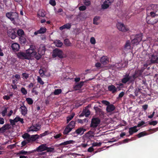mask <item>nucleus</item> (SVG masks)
I'll return each instance as SVG.
<instances>
[{
    "instance_id": "obj_1",
    "label": "nucleus",
    "mask_w": 158,
    "mask_h": 158,
    "mask_svg": "<svg viewBox=\"0 0 158 158\" xmlns=\"http://www.w3.org/2000/svg\"><path fill=\"white\" fill-rule=\"evenodd\" d=\"M32 47H30L29 49L27 50L26 52H19L17 54L18 57L21 59H29L31 56H34L36 52L33 50Z\"/></svg>"
},
{
    "instance_id": "obj_2",
    "label": "nucleus",
    "mask_w": 158,
    "mask_h": 158,
    "mask_svg": "<svg viewBox=\"0 0 158 158\" xmlns=\"http://www.w3.org/2000/svg\"><path fill=\"white\" fill-rule=\"evenodd\" d=\"M31 47H32L33 50L36 52L34 56L35 58L37 60H39L42 57V56L45 54V47L43 45H41L39 48L38 52V54L35 50V47L32 45Z\"/></svg>"
},
{
    "instance_id": "obj_3",
    "label": "nucleus",
    "mask_w": 158,
    "mask_h": 158,
    "mask_svg": "<svg viewBox=\"0 0 158 158\" xmlns=\"http://www.w3.org/2000/svg\"><path fill=\"white\" fill-rule=\"evenodd\" d=\"M6 16L12 21L15 22L18 19L19 15L18 13L15 12H10L6 13Z\"/></svg>"
},
{
    "instance_id": "obj_4",
    "label": "nucleus",
    "mask_w": 158,
    "mask_h": 158,
    "mask_svg": "<svg viewBox=\"0 0 158 158\" xmlns=\"http://www.w3.org/2000/svg\"><path fill=\"white\" fill-rule=\"evenodd\" d=\"M145 124V122L143 121L139 122L137 126H135L133 127H131L129 129V132L130 135H132L134 133L138 131L136 129L137 127H140Z\"/></svg>"
},
{
    "instance_id": "obj_5",
    "label": "nucleus",
    "mask_w": 158,
    "mask_h": 158,
    "mask_svg": "<svg viewBox=\"0 0 158 158\" xmlns=\"http://www.w3.org/2000/svg\"><path fill=\"white\" fill-rule=\"evenodd\" d=\"M143 35L142 33L136 34L135 36V38L131 40L132 44H139L142 39Z\"/></svg>"
},
{
    "instance_id": "obj_6",
    "label": "nucleus",
    "mask_w": 158,
    "mask_h": 158,
    "mask_svg": "<svg viewBox=\"0 0 158 158\" xmlns=\"http://www.w3.org/2000/svg\"><path fill=\"white\" fill-rule=\"evenodd\" d=\"M62 54L63 52L61 50L56 48L53 51L52 56L54 58L58 56L60 58H63Z\"/></svg>"
},
{
    "instance_id": "obj_7",
    "label": "nucleus",
    "mask_w": 158,
    "mask_h": 158,
    "mask_svg": "<svg viewBox=\"0 0 158 158\" xmlns=\"http://www.w3.org/2000/svg\"><path fill=\"white\" fill-rule=\"evenodd\" d=\"M116 26L118 29L123 32H126L129 31V29L127 26H125L123 23H118L117 24Z\"/></svg>"
},
{
    "instance_id": "obj_8",
    "label": "nucleus",
    "mask_w": 158,
    "mask_h": 158,
    "mask_svg": "<svg viewBox=\"0 0 158 158\" xmlns=\"http://www.w3.org/2000/svg\"><path fill=\"white\" fill-rule=\"evenodd\" d=\"M100 122V120L98 118H93L92 119L90 127L93 128L97 127Z\"/></svg>"
},
{
    "instance_id": "obj_9",
    "label": "nucleus",
    "mask_w": 158,
    "mask_h": 158,
    "mask_svg": "<svg viewBox=\"0 0 158 158\" xmlns=\"http://www.w3.org/2000/svg\"><path fill=\"white\" fill-rule=\"evenodd\" d=\"M7 34L8 36L12 39H15L16 36V32L14 29H8L7 31Z\"/></svg>"
},
{
    "instance_id": "obj_10",
    "label": "nucleus",
    "mask_w": 158,
    "mask_h": 158,
    "mask_svg": "<svg viewBox=\"0 0 158 158\" xmlns=\"http://www.w3.org/2000/svg\"><path fill=\"white\" fill-rule=\"evenodd\" d=\"M114 1V0H105L103 4L102 5V8L103 9L107 8Z\"/></svg>"
},
{
    "instance_id": "obj_11",
    "label": "nucleus",
    "mask_w": 158,
    "mask_h": 158,
    "mask_svg": "<svg viewBox=\"0 0 158 158\" xmlns=\"http://www.w3.org/2000/svg\"><path fill=\"white\" fill-rule=\"evenodd\" d=\"M46 144H43L40 145L37 147L35 150H34V152L37 151L38 152H42L46 150Z\"/></svg>"
},
{
    "instance_id": "obj_12",
    "label": "nucleus",
    "mask_w": 158,
    "mask_h": 158,
    "mask_svg": "<svg viewBox=\"0 0 158 158\" xmlns=\"http://www.w3.org/2000/svg\"><path fill=\"white\" fill-rule=\"evenodd\" d=\"M39 138L40 135L37 134L30 135L28 140V142H33L35 141L37 139H39Z\"/></svg>"
},
{
    "instance_id": "obj_13",
    "label": "nucleus",
    "mask_w": 158,
    "mask_h": 158,
    "mask_svg": "<svg viewBox=\"0 0 158 158\" xmlns=\"http://www.w3.org/2000/svg\"><path fill=\"white\" fill-rule=\"evenodd\" d=\"M40 128V126L39 125L36 124L35 126L32 125L30 127L29 129V131H37Z\"/></svg>"
},
{
    "instance_id": "obj_14",
    "label": "nucleus",
    "mask_w": 158,
    "mask_h": 158,
    "mask_svg": "<svg viewBox=\"0 0 158 158\" xmlns=\"http://www.w3.org/2000/svg\"><path fill=\"white\" fill-rule=\"evenodd\" d=\"M115 106L113 104H110L106 108V110L108 113H111L115 109Z\"/></svg>"
},
{
    "instance_id": "obj_15",
    "label": "nucleus",
    "mask_w": 158,
    "mask_h": 158,
    "mask_svg": "<svg viewBox=\"0 0 158 158\" xmlns=\"http://www.w3.org/2000/svg\"><path fill=\"white\" fill-rule=\"evenodd\" d=\"M108 89L109 91L111 92L113 94L115 93L117 91V88L113 85H109L108 87Z\"/></svg>"
},
{
    "instance_id": "obj_16",
    "label": "nucleus",
    "mask_w": 158,
    "mask_h": 158,
    "mask_svg": "<svg viewBox=\"0 0 158 158\" xmlns=\"http://www.w3.org/2000/svg\"><path fill=\"white\" fill-rule=\"evenodd\" d=\"M142 74V72L140 70H136L135 71L134 74L133 75L132 77L133 79H134V81H135V79L139 77Z\"/></svg>"
},
{
    "instance_id": "obj_17",
    "label": "nucleus",
    "mask_w": 158,
    "mask_h": 158,
    "mask_svg": "<svg viewBox=\"0 0 158 158\" xmlns=\"http://www.w3.org/2000/svg\"><path fill=\"white\" fill-rule=\"evenodd\" d=\"M46 31V29L45 27H41L37 31H35L34 34L35 35H37L39 34H44V33Z\"/></svg>"
},
{
    "instance_id": "obj_18",
    "label": "nucleus",
    "mask_w": 158,
    "mask_h": 158,
    "mask_svg": "<svg viewBox=\"0 0 158 158\" xmlns=\"http://www.w3.org/2000/svg\"><path fill=\"white\" fill-rule=\"evenodd\" d=\"M100 61L101 63L104 65L107 64L109 62L107 57L104 56L101 58Z\"/></svg>"
},
{
    "instance_id": "obj_19",
    "label": "nucleus",
    "mask_w": 158,
    "mask_h": 158,
    "mask_svg": "<svg viewBox=\"0 0 158 158\" xmlns=\"http://www.w3.org/2000/svg\"><path fill=\"white\" fill-rule=\"evenodd\" d=\"M121 81L123 83L126 84L128 81H129L130 83L133 82H134V80L133 79L124 77L122 79Z\"/></svg>"
},
{
    "instance_id": "obj_20",
    "label": "nucleus",
    "mask_w": 158,
    "mask_h": 158,
    "mask_svg": "<svg viewBox=\"0 0 158 158\" xmlns=\"http://www.w3.org/2000/svg\"><path fill=\"white\" fill-rule=\"evenodd\" d=\"M76 131L78 135H81L83 134L84 132L86 131V130L83 127H81L77 129L76 130Z\"/></svg>"
},
{
    "instance_id": "obj_21",
    "label": "nucleus",
    "mask_w": 158,
    "mask_h": 158,
    "mask_svg": "<svg viewBox=\"0 0 158 158\" xmlns=\"http://www.w3.org/2000/svg\"><path fill=\"white\" fill-rule=\"evenodd\" d=\"M151 61L152 63H158V56L153 54L151 56Z\"/></svg>"
},
{
    "instance_id": "obj_22",
    "label": "nucleus",
    "mask_w": 158,
    "mask_h": 158,
    "mask_svg": "<svg viewBox=\"0 0 158 158\" xmlns=\"http://www.w3.org/2000/svg\"><path fill=\"white\" fill-rule=\"evenodd\" d=\"M19 45L17 43H14L12 44L11 48L12 50L14 51H18L19 49Z\"/></svg>"
},
{
    "instance_id": "obj_23",
    "label": "nucleus",
    "mask_w": 158,
    "mask_h": 158,
    "mask_svg": "<svg viewBox=\"0 0 158 158\" xmlns=\"http://www.w3.org/2000/svg\"><path fill=\"white\" fill-rule=\"evenodd\" d=\"M11 128V126L10 124H5L2 127L3 132H5L6 130H9Z\"/></svg>"
},
{
    "instance_id": "obj_24",
    "label": "nucleus",
    "mask_w": 158,
    "mask_h": 158,
    "mask_svg": "<svg viewBox=\"0 0 158 158\" xmlns=\"http://www.w3.org/2000/svg\"><path fill=\"white\" fill-rule=\"evenodd\" d=\"M71 27V23H68L60 27L59 28V29L62 31L64 29H69Z\"/></svg>"
},
{
    "instance_id": "obj_25",
    "label": "nucleus",
    "mask_w": 158,
    "mask_h": 158,
    "mask_svg": "<svg viewBox=\"0 0 158 158\" xmlns=\"http://www.w3.org/2000/svg\"><path fill=\"white\" fill-rule=\"evenodd\" d=\"M84 82L81 81L79 83L76 85L74 86V89L75 90H77L80 89L83 85Z\"/></svg>"
},
{
    "instance_id": "obj_26",
    "label": "nucleus",
    "mask_w": 158,
    "mask_h": 158,
    "mask_svg": "<svg viewBox=\"0 0 158 158\" xmlns=\"http://www.w3.org/2000/svg\"><path fill=\"white\" fill-rule=\"evenodd\" d=\"M21 109V113L22 115L24 116L27 113V108L25 106H21L20 108Z\"/></svg>"
},
{
    "instance_id": "obj_27",
    "label": "nucleus",
    "mask_w": 158,
    "mask_h": 158,
    "mask_svg": "<svg viewBox=\"0 0 158 158\" xmlns=\"http://www.w3.org/2000/svg\"><path fill=\"white\" fill-rule=\"evenodd\" d=\"M75 142V141L73 140H70L64 142L60 144H59V146H65L68 144H73Z\"/></svg>"
},
{
    "instance_id": "obj_28",
    "label": "nucleus",
    "mask_w": 158,
    "mask_h": 158,
    "mask_svg": "<svg viewBox=\"0 0 158 158\" xmlns=\"http://www.w3.org/2000/svg\"><path fill=\"white\" fill-rule=\"evenodd\" d=\"M72 130V129L71 127H70L67 126L63 132V134L64 135H67Z\"/></svg>"
},
{
    "instance_id": "obj_29",
    "label": "nucleus",
    "mask_w": 158,
    "mask_h": 158,
    "mask_svg": "<svg viewBox=\"0 0 158 158\" xmlns=\"http://www.w3.org/2000/svg\"><path fill=\"white\" fill-rule=\"evenodd\" d=\"M34 152V151H24V150H22L21 151H19L18 154L19 155H27L30 154L31 153H33Z\"/></svg>"
},
{
    "instance_id": "obj_30",
    "label": "nucleus",
    "mask_w": 158,
    "mask_h": 158,
    "mask_svg": "<svg viewBox=\"0 0 158 158\" xmlns=\"http://www.w3.org/2000/svg\"><path fill=\"white\" fill-rule=\"evenodd\" d=\"M131 48V44L129 40H127L124 46V48L127 49H129Z\"/></svg>"
},
{
    "instance_id": "obj_31",
    "label": "nucleus",
    "mask_w": 158,
    "mask_h": 158,
    "mask_svg": "<svg viewBox=\"0 0 158 158\" xmlns=\"http://www.w3.org/2000/svg\"><path fill=\"white\" fill-rule=\"evenodd\" d=\"M100 19V17L99 16H96L95 17L93 20V23L96 25H98L99 23L98 22V21Z\"/></svg>"
},
{
    "instance_id": "obj_32",
    "label": "nucleus",
    "mask_w": 158,
    "mask_h": 158,
    "mask_svg": "<svg viewBox=\"0 0 158 158\" xmlns=\"http://www.w3.org/2000/svg\"><path fill=\"white\" fill-rule=\"evenodd\" d=\"M45 12L44 10H41L39 11L38 15L40 16L44 17L45 16Z\"/></svg>"
},
{
    "instance_id": "obj_33",
    "label": "nucleus",
    "mask_w": 158,
    "mask_h": 158,
    "mask_svg": "<svg viewBox=\"0 0 158 158\" xmlns=\"http://www.w3.org/2000/svg\"><path fill=\"white\" fill-rule=\"evenodd\" d=\"M150 7L152 8H153V9H155V11H156V15H158V6L157 5L152 4L151 5Z\"/></svg>"
},
{
    "instance_id": "obj_34",
    "label": "nucleus",
    "mask_w": 158,
    "mask_h": 158,
    "mask_svg": "<svg viewBox=\"0 0 158 158\" xmlns=\"http://www.w3.org/2000/svg\"><path fill=\"white\" fill-rule=\"evenodd\" d=\"M75 125V122L74 121H72L67 126L70 127H71L73 129Z\"/></svg>"
},
{
    "instance_id": "obj_35",
    "label": "nucleus",
    "mask_w": 158,
    "mask_h": 158,
    "mask_svg": "<svg viewBox=\"0 0 158 158\" xmlns=\"http://www.w3.org/2000/svg\"><path fill=\"white\" fill-rule=\"evenodd\" d=\"M30 135L27 133H25L22 135V137L24 139H26V141L28 142L29 138H30Z\"/></svg>"
},
{
    "instance_id": "obj_36",
    "label": "nucleus",
    "mask_w": 158,
    "mask_h": 158,
    "mask_svg": "<svg viewBox=\"0 0 158 158\" xmlns=\"http://www.w3.org/2000/svg\"><path fill=\"white\" fill-rule=\"evenodd\" d=\"M94 109L96 111V112L98 114H100L102 113V109L99 108L98 106H94Z\"/></svg>"
},
{
    "instance_id": "obj_37",
    "label": "nucleus",
    "mask_w": 158,
    "mask_h": 158,
    "mask_svg": "<svg viewBox=\"0 0 158 158\" xmlns=\"http://www.w3.org/2000/svg\"><path fill=\"white\" fill-rule=\"evenodd\" d=\"M17 33L19 36L20 37H21L24 35V32L23 30L21 29H19L18 30Z\"/></svg>"
},
{
    "instance_id": "obj_38",
    "label": "nucleus",
    "mask_w": 158,
    "mask_h": 158,
    "mask_svg": "<svg viewBox=\"0 0 158 158\" xmlns=\"http://www.w3.org/2000/svg\"><path fill=\"white\" fill-rule=\"evenodd\" d=\"M75 114L74 113L70 115L67 118V123H69L74 117Z\"/></svg>"
},
{
    "instance_id": "obj_39",
    "label": "nucleus",
    "mask_w": 158,
    "mask_h": 158,
    "mask_svg": "<svg viewBox=\"0 0 158 158\" xmlns=\"http://www.w3.org/2000/svg\"><path fill=\"white\" fill-rule=\"evenodd\" d=\"M146 135H147V134L145 131H143L137 134V136L139 138Z\"/></svg>"
},
{
    "instance_id": "obj_40",
    "label": "nucleus",
    "mask_w": 158,
    "mask_h": 158,
    "mask_svg": "<svg viewBox=\"0 0 158 158\" xmlns=\"http://www.w3.org/2000/svg\"><path fill=\"white\" fill-rule=\"evenodd\" d=\"M62 90L60 89H56L54 91L53 93L54 95H57L61 93Z\"/></svg>"
},
{
    "instance_id": "obj_41",
    "label": "nucleus",
    "mask_w": 158,
    "mask_h": 158,
    "mask_svg": "<svg viewBox=\"0 0 158 158\" xmlns=\"http://www.w3.org/2000/svg\"><path fill=\"white\" fill-rule=\"evenodd\" d=\"M26 101L27 103L29 105L32 104L33 102V101L32 99L30 98H27L26 99Z\"/></svg>"
},
{
    "instance_id": "obj_42",
    "label": "nucleus",
    "mask_w": 158,
    "mask_h": 158,
    "mask_svg": "<svg viewBox=\"0 0 158 158\" xmlns=\"http://www.w3.org/2000/svg\"><path fill=\"white\" fill-rule=\"evenodd\" d=\"M55 44L56 46L60 47L62 45L63 43L60 40H58L55 42Z\"/></svg>"
},
{
    "instance_id": "obj_43",
    "label": "nucleus",
    "mask_w": 158,
    "mask_h": 158,
    "mask_svg": "<svg viewBox=\"0 0 158 158\" xmlns=\"http://www.w3.org/2000/svg\"><path fill=\"white\" fill-rule=\"evenodd\" d=\"M48 152H52L54 151V148H53L48 147L46 146V150Z\"/></svg>"
},
{
    "instance_id": "obj_44",
    "label": "nucleus",
    "mask_w": 158,
    "mask_h": 158,
    "mask_svg": "<svg viewBox=\"0 0 158 158\" xmlns=\"http://www.w3.org/2000/svg\"><path fill=\"white\" fill-rule=\"evenodd\" d=\"M157 131H158V127L156 128L150 129L149 130V132L150 133L152 134Z\"/></svg>"
},
{
    "instance_id": "obj_45",
    "label": "nucleus",
    "mask_w": 158,
    "mask_h": 158,
    "mask_svg": "<svg viewBox=\"0 0 158 158\" xmlns=\"http://www.w3.org/2000/svg\"><path fill=\"white\" fill-rule=\"evenodd\" d=\"M21 92L23 95H26L27 94V91L24 87L21 88Z\"/></svg>"
},
{
    "instance_id": "obj_46",
    "label": "nucleus",
    "mask_w": 158,
    "mask_h": 158,
    "mask_svg": "<svg viewBox=\"0 0 158 158\" xmlns=\"http://www.w3.org/2000/svg\"><path fill=\"white\" fill-rule=\"evenodd\" d=\"M83 3L85 6H89L91 4L90 0H84Z\"/></svg>"
},
{
    "instance_id": "obj_47",
    "label": "nucleus",
    "mask_w": 158,
    "mask_h": 158,
    "mask_svg": "<svg viewBox=\"0 0 158 158\" xmlns=\"http://www.w3.org/2000/svg\"><path fill=\"white\" fill-rule=\"evenodd\" d=\"M49 132L48 131H45L44 133H42L40 134V137H42L44 136H46L47 135L49 134Z\"/></svg>"
},
{
    "instance_id": "obj_48",
    "label": "nucleus",
    "mask_w": 158,
    "mask_h": 158,
    "mask_svg": "<svg viewBox=\"0 0 158 158\" xmlns=\"http://www.w3.org/2000/svg\"><path fill=\"white\" fill-rule=\"evenodd\" d=\"M37 81L41 85H43L44 84V82L42 81V79L40 77H38L37 78Z\"/></svg>"
},
{
    "instance_id": "obj_49",
    "label": "nucleus",
    "mask_w": 158,
    "mask_h": 158,
    "mask_svg": "<svg viewBox=\"0 0 158 158\" xmlns=\"http://www.w3.org/2000/svg\"><path fill=\"white\" fill-rule=\"evenodd\" d=\"M49 3L53 6H54L56 5V2L55 0H50Z\"/></svg>"
},
{
    "instance_id": "obj_50",
    "label": "nucleus",
    "mask_w": 158,
    "mask_h": 158,
    "mask_svg": "<svg viewBox=\"0 0 158 158\" xmlns=\"http://www.w3.org/2000/svg\"><path fill=\"white\" fill-rule=\"evenodd\" d=\"M101 144L102 143L101 142L94 143L92 144V146L93 147L100 146Z\"/></svg>"
},
{
    "instance_id": "obj_51",
    "label": "nucleus",
    "mask_w": 158,
    "mask_h": 158,
    "mask_svg": "<svg viewBox=\"0 0 158 158\" xmlns=\"http://www.w3.org/2000/svg\"><path fill=\"white\" fill-rule=\"evenodd\" d=\"M90 42L92 44H94L96 43L95 39L94 37H92L90 39Z\"/></svg>"
},
{
    "instance_id": "obj_52",
    "label": "nucleus",
    "mask_w": 158,
    "mask_h": 158,
    "mask_svg": "<svg viewBox=\"0 0 158 158\" xmlns=\"http://www.w3.org/2000/svg\"><path fill=\"white\" fill-rule=\"evenodd\" d=\"M19 40L22 43L24 44L26 43L25 39L22 36L19 37Z\"/></svg>"
},
{
    "instance_id": "obj_53",
    "label": "nucleus",
    "mask_w": 158,
    "mask_h": 158,
    "mask_svg": "<svg viewBox=\"0 0 158 158\" xmlns=\"http://www.w3.org/2000/svg\"><path fill=\"white\" fill-rule=\"evenodd\" d=\"M158 123L157 121H153L149 122V124L150 125L155 126Z\"/></svg>"
},
{
    "instance_id": "obj_54",
    "label": "nucleus",
    "mask_w": 158,
    "mask_h": 158,
    "mask_svg": "<svg viewBox=\"0 0 158 158\" xmlns=\"http://www.w3.org/2000/svg\"><path fill=\"white\" fill-rule=\"evenodd\" d=\"M7 111V108H5L4 110L2 112V114L3 116H4L6 115V114Z\"/></svg>"
},
{
    "instance_id": "obj_55",
    "label": "nucleus",
    "mask_w": 158,
    "mask_h": 158,
    "mask_svg": "<svg viewBox=\"0 0 158 158\" xmlns=\"http://www.w3.org/2000/svg\"><path fill=\"white\" fill-rule=\"evenodd\" d=\"M39 73L42 77L44 75V72L43 69H40L39 70Z\"/></svg>"
},
{
    "instance_id": "obj_56",
    "label": "nucleus",
    "mask_w": 158,
    "mask_h": 158,
    "mask_svg": "<svg viewBox=\"0 0 158 158\" xmlns=\"http://www.w3.org/2000/svg\"><path fill=\"white\" fill-rule=\"evenodd\" d=\"M22 76L23 78H25V79H27L28 78V74L26 73H23L22 74Z\"/></svg>"
},
{
    "instance_id": "obj_57",
    "label": "nucleus",
    "mask_w": 158,
    "mask_h": 158,
    "mask_svg": "<svg viewBox=\"0 0 158 158\" xmlns=\"http://www.w3.org/2000/svg\"><path fill=\"white\" fill-rule=\"evenodd\" d=\"M86 8L85 6H80L79 9L80 11H84L86 10Z\"/></svg>"
},
{
    "instance_id": "obj_58",
    "label": "nucleus",
    "mask_w": 158,
    "mask_h": 158,
    "mask_svg": "<svg viewBox=\"0 0 158 158\" xmlns=\"http://www.w3.org/2000/svg\"><path fill=\"white\" fill-rule=\"evenodd\" d=\"M29 142L28 141L26 140H24L23 141L21 142V145H22V147H23L24 146H25L26 145L27 143H29Z\"/></svg>"
},
{
    "instance_id": "obj_59",
    "label": "nucleus",
    "mask_w": 158,
    "mask_h": 158,
    "mask_svg": "<svg viewBox=\"0 0 158 158\" xmlns=\"http://www.w3.org/2000/svg\"><path fill=\"white\" fill-rule=\"evenodd\" d=\"M150 15L152 17H155L156 15V11L155 12H154L153 11H151L150 12Z\"/></svg>"
},
{
    "instance_id": "obj_60",
    "label": "nucleus",
    "mask_w": 158,
    "mask_h": 158,
    "mask_svg": "<svg viewBox=\"0 0 158 158\" xmlns=\"http://www.w3.org/2000/svg\"><path fill=\"white\" fill-rule=\"evenodd\" d=\"M102 103L108 106V105H109L110 104V103L108 101L106 100H103L102 101Z\"/></svg>"
},
{
    "instance_id": "obj_61",
    "label": "nucleus",
    "mask_w": 158,
    "mask_h": 158,
    "mask_svg": "<svg viewBox=\"0 0 158 158\" xmlns=\"http://www.w3.org/2000/svg\"><path fill=\"white\" fill-rule=\"evenodd\" d=\"M10 122V125H11L12 126L15 125V121L14 120V119H10L9 120Z\"/></svg>"
},
{
    "instance_id": "obj_62",
    "label": "nucleus",
    "mask_w": 158,
    "mask_h": 158,
    "mask_svg": "<svg viewBox=\"0 0 158 158\" xmlns=\"http://www.w3.org/2000/svg\"><path fill=\"white\" fill-rule=\"evenodd\" d=\"M62 135L60 133L54 136V138L55 139H57L59 138Z\"/></svg>"
},
{
    "instance_id": "obj_63",
    "label": "nucleus",
    "mask_w": 158,
    "mask_h": 158,
    "mask_svg": "<svg viewBox=\"0 0 158 158\" xmlns=\"http://www.w3.org/2000/svg\"><path fill=\"white\" fill-rule=\"evenodd\" d=\"M20 117L18 116H16V117L14 119V120L15 121V123H17L19 122V120Z\"/></svg>"
},
{
    "instance_id": "obj_64",
    "label": "nucleus",
    "mask_w": 158,
    "mask_h": 158,
    "mask_svg": "<svg viewBox=\"0 0 158 158\" xmlns=\"http://www.w3.org/2000/svg\"><path fill=\"white\" fill-rule=\"evenodd\" d=\"M71 135L74 137H76L78 135L77 133L76 132V130L74 132L71 133Z\"/></svg>"
}]
</instances>
